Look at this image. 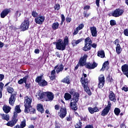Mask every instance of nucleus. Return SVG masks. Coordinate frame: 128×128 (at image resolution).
Masks as SVG:
<instances>
[{
    "label": "nucleus",
    "instance_id": "f257e3e1",
    "mask_svg": "<svg viewBox=\"0 0 128 128\" xmlns=\"http://www.w3.org/2000/svg\"><path fill=\"white\" fill-rule=\"evenodd\" d=\"M88 58V56L86 54H84L82 56L80 57L78 64L74 67V72L78 70L79 66H85L88 70H94L98 66V64L94 61L92 63H90V62L86 63Z\"/></svg>",
    "mask_w": 128,
    "mask_h": 128
},
{
    "label": "nucleus",
    "instance_id": "f03ea898",
    "mask_svg": "<svg viewBox=\"0 0 128 128\" xmlns=\"http://www.w3.org/2000/svg\"><path fill=\"white\" fill-rule=\"evenodd\" d=\"M80 100V94L78 92H76L72 96L71 100H70V108H71L72 110H78V102Z\"/></svg>",
    "mask_w": 128,
    "mask_h": 128
},
{
    "label": "nucleus",
    "instance_id": "7ed1b4c3",
    "mask_svg": "<svg viewBox=\"0 0 128 128\" xmlns=\"http://www.w3.org/2000/svg\"><path fill=\"white\" fill-rule=\"evenodd\" d=\"M7 91L8 94H12L9 98V104L10 106H14L16 100V92H15L12 94V92L14 91V89L12 87L10 86L7 88Z\"/></svg>",
    "mask_w": 128,
    "mask_h": 128
},
{
    "label": "nucleus",
    "instance_id": "20e7f679",
    "mask_svg": "<svg viewBox=\"0 0 128 128\" xmlns=\"http://www.w3.org/2000/svg\"><path fill=\"white\" fill-rule=\"evenodd\" d=\"M18 122V114L15 113L12 117V120L8 121V122L6 124V126L12 128V126H16Z\"/></svg>",
    "mask_w": 128,
    "mask_h": 128
},
{
    "label": "nucleus",
    "instance_id": "39448f33",
    "mask_svg": "<svg viewBox=\"0 0 128 128\" xmlns=\"http://www.w3.org/2000/svg\"><path fill=\"white\" fill-rule=\"evenodd\" d=\"M124 10L120 8L116 9L114 10L112 12L111 14H109L110 16H114V18H118L120 16H122Z\"/></svg>",
    "mask_w": 128,
    "mask_h": 128
},
{
    "label": "nucleus",
    "instance_id": "423d86ee",
    "mask_svg": "<svg viewBox=\"0 0 128 128\" xmlns=\"http://www.w3.org/2000/svg\"><path fill=\"white\" fill-rule=\"evenodd\" d=\"M32 98H28V96H26V99L24 101V112H28V109L32 108Z\"/></svg>",
    "mask_w": 128,
    "mask_h": 128
},
{
    "label": "nucleus",
    "instance_id": "0eeeda50",
    "mask_svg": "<svg viewBox=\"0 0 128 128\" xmlns=\"http://www.w3.org/2000/svg\"><path fill=\"white\" fill-rule=\"evenodd\" d=\"M90 44L91 42L90 41L89 37H87L84 39V46L83 48H82V50L84 52H88V50H90Z\"/></svg>",
    "mask_w": 128,
    "mask_h": 128
},
{
    "label": "nucleus",
    "instance_id": "6e6552de",
    "mask_svg": "<svg viewBox=\"0 0 128 128\" xmlns=\"http://www.w3.org/2000/svg\"><path fill=\"white\" fill-rule=\"evenodd\" d=\"M66 46L64 44L62 39H58L56 44V48L58 50H64Z\"/></svg>",
    "mask_w": 128,
    "mask_h": 128
},
{
    "label": "nucleus",
    "instance_id": "1a4fd4ad",
    "mask_svg": "<svg viewBox=\"0 0 128 128\" xmlns=\"http://www.w3.org/2000/svg\"><path fill=\"white\" fill-rule=\"evenodd\" d=\"M111 108L112 103L110 102V101H108L107 106L105 107L104 110H103L101 112V116H107L108 114L110 112V110Z\"/></svg>",
    "mask_w": 128,
    "mask_h": 128
},
{
    "label": "nucleus",
    "instance_id": "9d476101",
    "mask_svg": "<svg viewBox=\"0 0 128 128\" xmlns=\"http://www.w3.org/2000/svg\"><path fill=\"white\" fill-rule=\"evenodd\" d=\"M30 27V21L28 20H24V21L22 23L20 28L22 32L25 30H28V28Z\"/></svg>",
    "mask_w": 128,
    "mask_h": 128
},
{
    "label": "nucleus",
    "instance_id": "9b49d317",
    "mask_svg": "<svg viewBox=\"0 0 128 128\" xmlns=\"http://www.w3.org/2000/svg\"><path fill=\"white\" fill-rule=\"evenodd\" d=\"M104 82H106L104 76L103 74L100 75V76L98 77V88H102L104 86Z\"/></svg>",
    "mask_w": 128,
    "mask_h": 128
},
{
    "label": "nucleus",
    "instance_id": "f8f14e48",
    "mask_svg": "<svg viewBox=\"0 0 128 128\" xmlns=\"http://www.w3.org/2000/svg\"><path fill=\"white\" fill-rule=\"evenodd\" d=\"M66 114H68V111L66 110V108H60V112L58 113L59 116L60 118H64L66 116Z\"/></svg>",
    "mask_w": 128,
    "mask_h": 128
},
{
    "label": "nucleus",
    "instance_id": "ddd939ff",
    "mask_svg": "<svg viewBox=\"0 0 128 128\" xmlns=\"http://www.w3.org/2000/svg\"><path fill=\"white\" fill-rule=\"evenodd\" d=\"M80 82L82 88H84V90L88 87V78H84V77H82L80 79Z\"/></svg>",
    "mask_w": 128,
    "mask_h": 128
},
{
    "label": "nucleus",
    "instance_id": "4468645a",
    "mask_svg": "<svg viewBox=\"0 0 128 128\" xmlns=\"http://www.w3.org/2000/svg\"><path fill=\"white\" fill-rule=\"evenodd\" d=\"M44 20L46 18L44 16H38L36 18H35L34 20L35 22H36L38 24H42V22H44Z\"/></svg>",
    "mask_w": 128,
    "mask_h": 128
},
{
    "label": "nucleus",
    "instance_id": "2eb2a0df",
    "mask_svg": "<svg viewBox=\"0 0 128 128\" xmlns=\"http://www.w3.org/2000/svg\"><path fill=\"white\" fill-rule=\"evenodd\" d=\"M108 100L110 102H116V94L112 91H110L109 95L108 96Z\"/></svg>",
    "mask_w": 128,
    "mask_h": 128
},
{
    "label": "nucleus",
    "instance_id": "dca6fc26",
    "mask_svg": "<svg viewBox=\"0 0 128 128\" xmlns=\"http://www.w3.org/2000/svg\"><path fill=\"white\" fill-rule=\"evenodd\" d=\"M11 12L10 8H6L4 9L0 13V18H4L5 16H6Z\"/></svg>",
    "mask_w": 128,
    "mask_h": 128
},
{
    "label": "nucleus",
    "instance_id": "f3484780",
    "mask_svg": "<svg viewBox=\"0 0 128 128\" xmlns=\"http://www.w3.org/2000/svg\"><path fill=\"white\" fill-rule=\"evenodd\" d=\"M90 9V6L86 5L83 8L84 11L83 12L84 18H88L90 16V14H88V10Z\"/></svg>",
    "mask_w": 128,
    "mask_h": 128
},
{
    "label": "nucleus",
    "instance_id": "a211bd4d",
    "mask_svg": "<svg viewBox=\"0 0 128 128\" xmlns=\"http://www.w3.org/2000/svg\"><path fill=\"white\" fill-rule=\"evenodd\" d=\"M90 30L92 34V36L96 37L98 36V30H96V27L92 26L90 27Z\"/></svg>",
    "mask_w": 128,
    "mask_h": 128
},
{
    "label": "nucleus",
    "instance_id": "6ab92c4d",
    "mask_svg": "<svg viewBox=\"0 0 128 128\" xmlns=\"http://www.w3.org/2000/svg\"><path fill=\"white\" fill-rule=\"evenodd\" d=\"M45 93L46 92H42L40 90H39L36 94V96H38V100H42L44 96H46Z\"/></svg>",
    "mask_w": 128,
    "mask_h": 128
},
{
    "label": "nucleus",
    "instance_id": "aec40b11",
    "mask_svg": "<svg viewBox=\"0 0 128 128\" xmlns=\"http://www.w3.org/2000/svg\"><path fill=\"white\" fill-rule=\"evenodd\" d=\"M37 110L40 114H44V106L42 104H38L36 105Z\"/></svg>",
    "mask_w": 128,
    "mask_h": 128
},
{
    "label": "nucleus",
    "instance_id": "412c9836",
    "mask_svg": "<svg viewBox=\"0 0 128 128\" xmlns=\"http://www.w3.org/2000/svg\"><path fill=\"white\" fill-rule=\"evenodd\" d=\"M45 96H47L48 100H52L54 98L52 92H46Z\"/></svg>",
    "mask_w": 128,
    "mask_h": 128
},
{
    "label": "nucleus",
    "instance_id": "4be33fe9",
    "mask_svg": "<svg viewBox=\"0 0 128 128\" xmlns=\"http://www.w3.org/2000/svg\"><path fill=\"white\" fill-rule=\"evenodd\" d=\"M84 40V38H81L78 40H73L72 41L71 44H72V46H76L77 44H80V42H82V40Z\"/></svg>",
    "mask_w": 128,
    "mask_h": 128
},
{
    "label": "nucleus",
    "instance_id": "5701e85b",
    "mask_svg": "<svg viewBox=\"0 0 128 128\" xmlns=\"http://www.w3.org/2000/svg\"><path fill=\"white\" fill-rule=\"evenodd\" d=\"M2 110L4 112H5V114H8V112H10V110H12V108H10V106L6 104H4L2 107Z\"/></svg>",
    "mask_w": 128,
    "mask_h": 128
},
{
    "label": "nucleus",
    "instance_id": "b1692460",
    "mask_svg": "<svg viewBox=\"0 0 128 128\" xmlns=\"http://www.w3.org/2000/svg\"><path fill=\"white\" fill-rule=\"evenodd\" d=\"M122 72H123V74H126L128 72V64H124L122 66Z\"/></svg>",
    "mask_w": 128,
    "mask_h": 128
},
{
    "label": "nucleus",
    "instance_id": "393cba45",
    "mask_svg": "<svg viewBox=\"0 0 128 128\" xmlns=\"http://www.w3.org/2000/svg\"><path fill=\"white\" fill-rule=\"evenodd\" d=\"M28 78V75L27 76H25L23 78H21L18 81V84H22L26 83V82Z\"/></svg>",
    "mask_w": 128,
    "mask_h": 128
},
{
    "label": "nucleus",
    "instance_id": "a878e982",
    "mask_svg": "<svg viewBox=\"0 0 128 128\" xmlns=\"http://www.w3.org/2000/svg\"><path fill=\"white\" fill-rule=\"evenodd\" d=\"M58 66V70H56V74H60V72H62L64 70V64H57Z\"/></svg>",
    "mask_w": 128,
    "mask_h": 128
},
{
    "label": "nucleus",
    "instance_id": "bb28decb",
    "mask_svg": "<svg viewBox=\"0 0 128 128\" xmlns=\"http://www.w3.org/2000/svg\"><path fill=\"white\" fill-rule=\"evenodd\" d=\"M97 56H99L102 58H104V56H106V54H104V50H98V52Z\"/></svg>",
    "mask_w": 128,
    "mask_h": 128
},
{
    "label": "nucleus",
    "instance_id": "cd10ccee",
    "mask_svg": "<svg viewBox=\"0 0 128 128\" xmlns=\"http://www.w3.org/2000/svg\"><path fill=\"white\" fill-rule=\"evenodd\" d=\"M2 119L8 122L10 120V115L8 114H1Z\"/></svg>",
    "mask_w": 128,
    "mask_h": 128
},
{
    "label": "nucleus",
    "instance_id": "c85d7f7f",
    "mask_svg": "<svg viewBox=\"0 0 128 128\" xmlns=\"http://www.w3.org/2000/svg\"><path fill=\"white\" fill-rule=\"evenodd\" d=\"M61 82H64V84H70V76H66L63 80H62Z\"/></svg>",
    "mask_w": 128,
    "mask_h": 128
},
{
    "label": "nucleus",
    "instance_id": "c756f323",
    "mask_svg": "<svg viewBox=\"0 0 128 128\" xmlns=\"http://www.w3.org/2000/svg\"><path fill=\"white\" fill-rule=\"evenodd\" d=\"M15 112H14V114H20V112H22V110H20V107L19 105H17L15 106L14 108Z\"/></svg>",
    "mask_w": 128,
    "mask_h": 128
},
{
    "label": "nucleus",
    "instance_id": "7c9ffc66",
    "mask_svg": "<svg viewBox=\"0 0 128 128\" xmlns=\"http://www.w3.org/2000/svg\"><path fill=\"white\" fill-rule=\"evenodd\" d=\"M52 28L54 30H58V26H60V24H58V22H55L52 24Z\"/></svg>",
    "mask_w": 128,
    "mask_h": 128
},
{
    "label": "nucleus",
    "instance_id": "2f4dec72",
    "mask_svg": "<svg viewBox=\"0 0 128 128\" xmlns=\"http://www.w3.org/2000/svg\"><path fill=\"white\" fill-rule=\"evenodd\" d=\"M4 84L2 82H0V98H2V90H4Z\"/></svg>",
    "mask_w": 128,
    "mask_h": 128
},
{
    "label": "nucleus",
    "instance_id": "473e14b6",
    "mask_svg": "<svg viewBox=\"0 0 128 128\" xmlns=\"http://www.w3.org/2000/svg\"><path fill=\"white\" fill-rule=\"evenodd\" d=\"M64 98L66 100H72V95H70L69 93L68 92H66L64 94Z\"/></svg>",
    "mask_w": 128,
    "mask_h": 128
},
{
    "label": "nucleus",
    "instance_id": "72a5a7b5",
    "mask_svg": "<svg viewBox=\"0 0 128 128\" xmlns=\"http://www.w3.org/2000/svg\"><path fill=\"white\" fill-rule=\"evenodd\" d=\"M122 51V47H120V44H117V46L116 47V52L118 54H120Z\"/></svg>",
    "mask_w": 128,
    "mask_h": 128
},
{
    "label": "nucleus",
    "instance_id": "f704fd0d",
    "mask_svg": "<svg viewBox=\"0 0 128 128\" xmlns=\"http://www.w3.org/2000/svg\"><path fill=\"white\" fill-rule=\"evenodd\" d=\"M42 78H44V75H40V76H38L35 80L36 82H37L38 84H40L42 82Z\"/></svg>",
    "mask_w": 128,
    "mask_h": 128
},
{
    "label": "nucleus",
    "instance_id": "c9c22d12",
    "mask_svg": "<svg viewBox=\"0 0 128 128\" xmlns=\"http://www.w3.org/2000/svg\"><path fill=\"white\" fill-rule=\"evenodd\" d=\"M36 108H33L32 106H31V108L28 109V112H25L26 113L28 114V112H30V114H36Z\"/></svg>",
    "mask_w": 128,
    "mask_h": 128
},
{
    "label": "nucleus",
    "instance_id": "e433bc0d",
    "mask_svg": "<svg viewBox=\"0 0 128 128\" xmlns=\"http://www.w3.org/2000/svg\"><path fill=\"white\" fill-rule=\"evenodd\" d=\"M20 127L21 128H24L26 126V120L24 119L20 124Z\"/></svg>",
    "mask_w": 128,
    "mask_h": 128
},
{
    "label": "nucleus",
    "instance_id": "4c0bfd02",
    "mask_svg": "<svg viewBox=\"0 0 128 128\" xmlns=\"http://www.w3.org/2000/svg\"><path fill=\"white\" fill-rule=\"evenodd\" d=\"M63 44L66 46H68L69 40L68 37V36H65L63 40Z\"/></svg>",
    "mask_w": 128,
    "mask_h": 128
},
{
    "label": "nucleus",
    "instance_id": "58836bf2",
    "mask_svg": "<svg viewBox=\"0 0 128 128\" xmlns=\"http://www.w3.org/2000/svg\"><path fill=\"white\" fill-rule=\"evenodd\" d=\"M89 42H91L90 44V48H96V46H98V44L96 43H93L92 44V39H90V38L89 37Z\"/></svg>",
    "mask_w": 128,
    "mask_h": 128
},
{
    "label": "nucleus",
    "instance_id": "ea45409f",
    "mask_svg": "<svg viewBox=\"0 0 128 128\" xmlns=\"http://www.w3.org/2000/svg\"><path fill=\"white\" fill-rule=\"evenodd\" d=\"M39 86H48V82L44 80L42 82L39 83Z\"/></svg>",
    "mask_w": 128,
    "mask_h": 128
},
{
    "label": "nucleus",
    "instance_id": "a19ab883",
    "mask_svg": "<svg viewBox=\"0 0 128 128\" xmlns=\"http://www.w3.org/2000/svg\"><path fill=\"white\" fill-rule=\"evenodd\" d=\"M84 92L88 94V96H92V91H90V88L88 86L86 88H84Z\"/></svg>",
    "mask_w": 128,
    "mask_h": 128
},
{
    "label": "nucleus",
    "instance_id": "79ce46f5",
    "mask_svg": "<svg viewBox=\"0 0 128 128\" xmlns=\"http://www.w3.org/2000/svg\"><path fill=\"white\" fill-rule=\"evenodd\" d=\"M82 122L80 120H79L78 123L74 125L75 128H82Z\"/></svg>",
    "mask_w": 128,
    "mask_h": 128
},
{
    "label": "nucleus",
    "instance_id": "37998d69",
    "mask_svg": "<svg viewBox=\"0 0 128 128\" xmlns=\"http://www.w3.org/2000/svg\"><path fill=\"white\" fill-rule=\"evenodd\" d=\"M114 112L116 116H119L120 114V109L116 108L114 110Z\"/></svg>",
    "mask_w": 128,
    "mask_h": 128
},
{
    "label": "nucleus",
    "instance_id": "c03bdc74",
    "mask_svg": "<svg viewBox=\"0 0 128 128\" xmlns=\"http://www.w3.org/2000/svg\"><path fill=\"white\" fill-rule=\"evenodd\" d=\"M106 80H108L109 82H114V79L112 78V76H110V74L107 76Z\"/></svg>",
    "mask_w": 128,
    "mask_h": 128
},
{
    "label": "nucleus",
    "instance_id": "a18cd8bd",
    "mask_svg": "<svg viewBox=\"0 0 128 128\" xmlns=\"http://www.w3.org/2000/svg\"><path fill=\"white\" fill-rule=\"evenodd\" d=\"M61 22L60 24L62 26L64 22V20H66V17H64V14H61Z\"/></svg>",
    "mask_w": 128,
    "mask_h": 128
},
{
    "label": "nucleus",
    "instance_id": "49530a36",
    "mask_svg": "<svg viewBox=\"0 0 128 128\" xmlns=\"http://www.w3.org/2000/svg\"><path fill=\"white\" fill-rule=\"evenodd\" d=\"M32 16L33 18H36L38 16V14L36 12V10H34L32 11Z\"/></svg>",
    "mask_w": 128,
    "mask_h": 128
},
{
    "label": "nucleus",
    "instance_id": "de8ad7c7",
    "mask_svg": "<svg viewBox=\"0 0 128 128\" xmlns=\"http://www.w3.org/2000/svg\"><path fill=\"white\" fill-rule=\"evenodd\" d=\"M9 30H12H12H14V32H16V30H18V28H16V27L12 25L9 26Z\"/></svg>",
    "mask_w": 128,
    "mask_h": 128
},
{
    "label": "nucleus",
    "instance_id": "09e8293b",
    "mask_svg": "<svg viewBox=\"0 0 128 128\" xmlns=\"http://www.w3.org/2000/svg\"><path fill=\"white\" fill-rule=\"evenodd\" d=\"M110 65V62H108V60L104 62L102 64V67L104 68H106L108 66Z\"/></svg>",
    "mask_w": 128,
    "mask_h": 128
},
{
    "label": "nucleus",
    "instance_id": "8fccbe9b",
    "mask_svg": "<svg viewBox=\"0 0 128 128\" xmlns=\"http://www.w3.org/2000/svg\"><path fill=\"white\" fill-rule=\"evenodd\" d=\"M54 10H60V4H56L54 6Z\"/></svg>",
    "mask_w": 128,
    "mask_h": 128
},
{
    "label": "nucleus",
    "instance_id": "3c124183",
    "mask_svg": "<svg viewBox=\"0 0 128 128\" xmlns=\"http://www.w3.org/2000/svg\"><path fill=\"white\" fill-rule=\"evenodd\" d=\"M116 20H110V25L112 26H116Z\"/></svg>",
    "mask_w": 128,
    "mask_h": 128
},
{
    "label": "nucleus",
    "instance_id": "603ef678",
    "mask_svg": "<svg viewBox=\"0 0 128 128\" xmlns=\"http://www.w3.org/2000/svg\"><path fill=\"white\" fill-rule=\"evenodd\" d=\"M76 92V90L74 88H72L69 91V94L71 95L72 96Z\"/></svg>",
    "mask_w": 128,
    "mask_h": 128
},
{
    "label": "nucleus",
    "instance_id": "864d4df0",
    "mask_svg": "<svg viewBox=\"0 0 128 128\" xmlns=\"http://www.w3.org/2000/svg\"><path fill=\"white\" fill-rule=\"evenodd\" d=\"M58 66V65H56L54 66V70H53L52 72H51V76H55L54 74H56V68Z\"/></svg>",
    "mask_w": 128,
    "mask_h": 128
},
{
    "label": "nucleus",
    "instance_id": "5fc2aeb1",
    "mask_svg": "<svg viewBox=\"0 0 128 128\" xmlns=\"http://www.w3.org/2000/svg\"><path fill=\"white\" fill-rule=\"evenodd\" d=\"M88 110L89 112H90L91 114H94V108H92V107H88Z\"/></svg>",
    "mask_w": 128,
    "mask_h": 128
},
{
    "label": "nucleus",
    "instance_id": "6e6d98bb",
    "mask_svg": "<svg viewBox=\"0 0 128 128\" xmlns=\"http://www.w3.org/2000/svg\"><path fill=\"white\" fill-rule=\"evenodd\" d=\"M84 25L82 24H80L76 28L79 30H82L84 28Z\"/></svg>",
    "mask_w": 128,
    "mask_h": 128
},
{
    "label": "nucleus",
    "instance_id": "4d7b16f0",
    "mask_svg": "<svg viewBox=\"0 0 128 128\" xmlns=\"http://www.w3.org/2000/svg\"><path fill=\"white\" fill-rule=\"evenodd\" d=\"M120 128H126V121H124V122L120 124Z\"/></svg>",
    "mask_w": 128,
    "mask_h": 128
},
{
    "label": "nucleus",
    "instance_id": "13d9d810",
    "mask_svg": "<svg viewBox=\"0 0 128 128\" xmlns=\"http://www.w3.org/2000/svg\"><path fill=\"white\" fill-rule=\"evenodd\" d=\"M78 30H80L78 29L77 28H76L74 30V32L73 33V36H76V34H78Z\"/></svg>",
    "mask_w": 128,
    "mask_h": 128
},
{
    "label": "nucleus",
    "instance_id": "bf43d9fd",
    "mask_svg": "<svg viewBox=\"0 0 128 128\" xmlns=\"http://www.w3.org/2000/svg\"><path fill=\"white\" fill-rule=\"evenodd\" d=\"M24 84H25L26 88L27 90H28V88H30V84L27 83L26 82Z\"/></svg>",
    "mask_w": 128,
    "mask_h": 128
},
{
    "label": "nucleus",
    "instance_id": "052dcab7",
    "mask_svg": "<svg viewBox=\"0 0 128 128\" xmlns=\"http://www.w3.org/2000/svg\"><path fill=\"white\" fill-rule=\"evenodd\" d=\"M124 34L126 36H128V28L124 30Z\"/></svg>",
    "mask_w": 128,
    "mask_h": 128
},
{
    "label": "nucleus",
    "instance_id": "680f3d73",
    "mask_svg": "<svg viewBox=\"0 0 128 128\" xmlns=\"http://www.w3.org/2000/svg\"><path fill=\"white\" fill-rule=\"evenodd\" d=\"M66 22L70 23L72 22V18H70V17H66Z\"/></svg>",
    "mask_w": 128,
    "mask_h": 128
},
{
    "label": "nucleus",
    "instance_id": "e2e57ef3",
    "mask_svg": "<svg viewBox=\"0 0 128 128\" xmlns=\"http://www.w3.org/2000/svg\"><path fill=\"white\" fill-rule=\"evenodd\" d=\"M55 128H60V123H58V122H55Z\"/></svg>",
    "mask_w": 128,
    "mask_h": 128
},
{
    "label": "nucleus",
    "instance_id": "0e129e2a",
    "mask_svg": "<svg viewBox=\"0 0 128 128\" xmlns=\"http://www.w3.org/2000/svg\"><path fill=\"white\" fill-rule=\"evenodd\" d=\"M94 110V112H100V109L97 106H94L93 108Z\"/></svg>",
    "mask_w": 128,
    "mask_h": 128
},
{
    "label": "nucleus",
    "instance_id": "69168bd1",
    "mask_svg": "<svg viewBox=\"0 0 128 128\" xmlns=\"http://www.w3.org/2000/svg\"><path fill=\"white\" fill-rule=\"evenodd\" d=\"M80 118L81 120H84V122H86V116L83 117L82 116H80Z\"/></svg>",
    "mask_w": 128,
    "mask_h": 128
},
{
    "label": "nucleus",
    "instance_id": "338daca9",
    "mask_svg": "<svg viewBox=\"0 0 128 128\" xmlns=\"http://www.w3.org/2000/svg\"><path fill=\"white\" fill-rule=\"evenodd\" d=\"M122 90H124V92H128V87L123 86L122 88Z\"/></svg>",
    "mask_w": 128,
    "mask_h": 128
},
{
    "label": "nucleus",
    "instance_id": "774afa93",
    "mask_svg": "<svg viewBox=\"0 0 128 128\" xmlns=\"http://www.w3.org/2000/svg\"><path fill=\"white\" fill-rule=\"evenodd\" d=\"M85 128H94V126L91 124H88L85 126Z\"/></svg>",
    "mask_w": 128,
    "mask_h": 128
}]
</instances>
